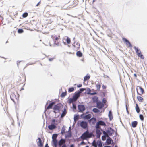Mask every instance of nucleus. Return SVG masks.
Returning <instances> with one entry per match:
<instances>
[{"instance_id": "f257e3e1", "label": "nucleus", "mask_w": 147, "mask_h": 147, "mask_svg": "<svg viewBox=\"0 0 147 147\" xmlns=\"http://www.w3.org/2000/svg\"><path fill=\"white\" fill-rule=\"evenodd\" d=\"M93 136V134L92 133H89L88 131H87L82 134L80 138L82 140H85L87 138H91Z\"/></svg>"}, {"instance_id": "f03ea898", "label": "nucleus", "mask_w": 147, "mask_h": 147, "mask_svg": "<svg viewBox=\"0 0 147 147\" xmlns=\"http://www.w3.org/2000/svg\"><path fill=\"white\" fill-rule=\"evenodd\" d=\"M134 49L135 50L138 56L142 59H144V57L143 55L141 54V52L140 50H139L137 47L135 46L134 47Z\"/></svg>"}, {"instance_id": "7ed1b4c3", "label": "nucleus", "mask_w": 147, "mask_h": 147, "mask_svg": "<svg viewBox=\"0 0 147 147\" xmlns=\"http://www.w3.org/2000/svg\"><path fill=\"white\" fill-rule=\"evenodd\" d=\"M61 107V105L59 104H57L54 106L53 108L54 110V112L56 113V112H59L60 111V108Z\"/></svg>"}, {"instance_id": "20e7f679", "label": "nucleus", "mask_w": 147, "mask_h": 147, "mask_svg": "<svg viewBox=\"0 0 147 147\" xmlns=\"http://www.w3.org/2000/svg\"><path fill=\"white\" fill-rule=\"evenodd\" d=\"M136 89L138 94L141 95L144 92L143 89L140 86H137Z\"/></svg>"}, {"instance_id": "39448f33", "label": "nucleus", "mask_w": 147, "mask_h": 147, "mask_svg": "<svg viewBox=\"0 0 147 147\" xmlns=\"http://www.w3.org/2000/svg\"><path fill=\"white\" fill-rule=\"evenodd\" d=\"M92 117L90 114H88L87 115H85V114L83 113L81 115L80 117L84 119H89Z\"/></svg>"}, {"instance_id": "423d86ee", "label": "nucleus", "mask_w": 147, "mask_h": 147, "mask_svg": "<svg viewBox=\"0 0 147 147\" xmlns=\"http://www.w3.org/2000/svg\"><path fill=\"white\" fill-rule=\"evenodd\" d=\"M88 124L87 122L82 121L80 122V126L84 129H86L87 127Z\"/></svg>"}, {"instance_id": "0eeeda50", "label": "nucleus", "mask_w": 147, "mask_h": 147, "mask_svg": "<svg viewBox=\"0 0 147 147\" xmlns=\"http://www.w3.org/2000/svg\"><path fill=\"white\" fill-rule=\"evenodd\" d=\"M78 108L80 112H82L86 109L85 107L83 105H79L78 106Z\"/></svg>"}, {"instance_id": "6e6552de", "label": "nucleus", "mask_w": 147, "mask_h": 147, "mask_svg": "<svg viewBox=\"0 0 147 147\" xmlns=\"http://www.w3.org/2000/svg\"><path fill=\"white\" fill-rule=\"evenodd\" d=\"M122 40L124 42H126V45L128 47H132L131 44L127 39L125 38H123Z\"/></svg>"}, {"instance_id": "1a4fd4ad", "label": "nucleus", "mask_w": 147, "mask_h": 147, "mask_svg": "<svg viewBox=\"0 0 147 147\" xmlns=\"http://www.w3.org/2000/svg\"><path fill=\"white\" fill-rule=\"evenodd\" d=\"M104 106V104L102 103L101 102H97V107L99 109H101Z\"/></svg>"}, {"instance_id": "9d476101", "label": "nucleus", "mask_w": 147, "mask_h": 147, "mask_svg": "<svg viewBox=\"0 0 147 147\" xmlns=\"http://www.w3.org/2000/svg\"><path fill=\"white\" fill-rule=\"evenodd\" d=\"M66 141L65 139H61L59 142H58V144L60 146V147L61 146L63 145V144H65V143Z\"/></svg>"}, {"instance_id": "9b49d317", "label": "nucleus", "mask_w": 147, "mask_h": 147, "mask_svg": "<svg viewBox=\"0 0 147 147\" xmlns=\"http://www.w3.org/2000/svg\"><path fill=\"white\" fill-rule=\"evenodd\" d=\"M109 135L111 136L113 134L114 130L113 129L111 128L110 127L107 131Z\"/></svg>"}, {"instance_id": "f8f14e48", "label": "nucleus", "mask_w": 147, "mask_h": 147, "mask_svg": "<svg viewBox=\"0 0 147 147\" xmlns=\"http://www.w3.org/2000/svg\"><path fill=\"white\" fill-rule=\"evenodd\" d=\"M49 129L50 130H52L56 127V126L53 124H51L48 126Z\"/></svg>"}, {"instance_id": "ddd939ff", "label": "nucleus", "mask_w": 147, "mask_h": 147, "mask_svg": "<svg viewBox=\"0 0 147 147\" xmlns=\"http://www.w3.org/2000/svg\"><path fill=\"white\" fill-rule=\"evenodd\" d=\"M38 141L37 143L38 145L40 147H43V143L42 142V140L40 138H38Z\"/></svg>"}, {"instance_id": "4468645a", "label": "nucleus", "mask_w": 147, "mask_h": 147, "mask_svg": "<svg viewBox=\"0 0 147 147\" xmlns=\"http://www.w3.org/2000/svg\"><path fill=\"white\" fill-rule=\"evenodd\" d=\"M96 134L97 138H100L101 134V133L99 129H96Z\"/></svg>"}, {"instance_id": "2eb2a0df", "label": "nucleus", "mask_w": 147, "mask_h": 147, "mask_svg": "<svg viewBox=\"0 0 147 147\" xmlns=\"http://www.w3.org/2000/svg\"><path fill=\"white\" fill-rule=\"evenodd\" d=\"M80 94L78 92L76 93L73 96V98L76 100H77L80 96Z\"/></svg>"}, {"instance_id": "dca6fc26", "label": "nucleus", "mask_w": 147, "mask_h": 147, "mask_svg": "<svg viewBox=\"0 0 147 147\" xmlns=\"http://www.w3.org/2000/svg\"><path fill=\"white\" fill-rule=\"evenodd\" d=\"M89 121L91 122H92V124H94L96 121V119L94 117L92 118L89 120Z\"/></svg>"}, {"instance_id": "f3484780", "label": "nucleus", "mask_w": 147, "mask_h": 147, "mask_svg": "<svg viewBox=\"0 0 147 147\" xmlns=\"http://www.w3.org/2000/svg\"><path fill=\"white\" fill-rule=\"evenodd\" d=\"M53 145H54V147H57L58 144V142L57 140H52Z\"/></svg>"}, {"instance_id": "a211bd4d", "label": "nucleus", "mask_w": 147, "mask_h": 147, "mask_svg": "<svg viewBox=\"0 0 147 147\" xmlns=\"http://www.w3.org/2000/svg\"><path fill=\"white\" fill-rule=\"evenodd\" d=\"M67 113V111L66 109L65 108H64V110L63 111L61 115V117H63Z\"/></svg>"}, {"instance_id": "6ab92c4d", "label": "nucleus", "mask_w": 147, "mask_h": 147, "mask_svg": "<svg viewBox=\"0 0 147 147\" xmlns=\"http://www.w3.org/2000/svg\"><path fill=\"white\" fill-rule=\"evenodd\" d=\"M54 104L55 103L54 102H52L49 104V105L47 106V107L46 108V110L48 109L51 108Z\"/></svg>"}, {"instance_id": "aec40b11", "label": "nucleus", "mask_w": 147, "mask_h": 147, "mask_svg": "<svg viewBox=\"0 0 147 147\" xmlns=\"http://www.w3.org/2000/svg\"><path fill=\"white\" fill-rule=\"evenodd\" d=\"M112 141V139L110 138H109L107 139L106 141V143L107 144L109 145L111 144Z\"/></svg>"}, {"instance_id": "412c9836", "label": "nucleus", "mask_w": 147, "mask_h": 147, "mask_svg": "<svg viewBox=\"0 0 147 147\" xmlns=\"http://www.w3.org/2000/svg\"><path fill=\"white\" fill-rule=\"evenodd\" d=\"M138 122L137 121H133L132 123V126L133 128H135L136 127L137 125Z\"/></svg>"}, {"instance_id": "4be33fe9", "label": "nucleus", "mask_w": 147, "mask_h": 147, "mask_svg": "<svg viewBox=\"0 0 147 147\" xmlns=\"http://www.w3.org/2000/svg\"><path fill=\"white\" fill-rule=\"evenodd\" d=\"M97 123L100 125L104 126H105L106 125L105 122L102 121H99L98 122H97Z\"/></svg>"}, {"instance_id": "5701e85b", "label": "nucleus", "mask_w": 147, "mask_h": 147, "mask_svg": "<svg viewBox=\"0 0 147 147\" xmlns=\"http://www.w3.org/2000/svg\"><path fill=\"white\" fill-rule=\"evenodd\" d=\"M75 42L74 43V47H76L77 49H78L80 48V44L78 43V42H77L76 44H75Z\"/></svg>"}, {"instance_id": "b1692460", "label": "nucleus", "mask_w": 147, "mask_h": 147, "mask_svg": "<svg viewBox=\"0 0 147 147\" xmlns=\"http://www.w3.org/2000/svg\"><path fill=\"white\" fill-rule=\"evenodd\" d=\"M79 118V116L78 115H75L74 117V121L76 122L78 120Z\"/></svg>"}, {"instance_id": "393cba45", "label": "nucleus", "mask_w": 147, "mask_h": 147, "mask_svg": "<svg viewBox=\"0 0 147 147\" xmlns=\"http://www.w3.org/2000/svg\"><path fill=\"white\" fill-rule=\"evenodd\" d=\"M58 134H54L52 136V140H57V137Z\"/></svg>"}, {"instance_id": "a878e982", "label": "nucleus", "mask_w": 147, "mask_h": 147, "mask_svg": "<svg viewBox=\"0 0 147 147\" xmlns=\"http://www.w3.org/2000/svg\"><path fill=\"white\" fill-rule=\"evenodd\" d=\"M108 116L110 119V120H111L113 119V117L112 116V112L110 111H109V112Z\"/></svg>"}, {"instance_id": "bb28decb", "label": "nucleus", "mask_w": 147, "mask_h": 147, "mask_svg": "<svg viewBox=\"0 0 147 147\" xmlns=\"http://www.w3.org/2000/svg\"><path fill=\"white\" fill-rule=\"evenodd\" d=\"M137 98L140 102H142L143 101V98L139 96H137Z\"/></svg>"}, {"instance_id": "cd10ccee", "label": "nucleus", "mask_w": 147, "mask_h": 147, "mask_svg": "<svg viewBox=\"0 0 147 147\" xmlns=\"http://www.w3.org/2000/svg\"><path fill=\"white\" fill-rule=\"evenodd\" d=\"M76 55L78 56L81 57L82 56V54L80 51H78L76 53Z\"/></svg>"}, {"instance_id": "c85d7f7f", "label": "nucleus", "mask_w": 147, "mask_h": 147, "mask_svg": "<svg viewBox=\"0 0 147 147\" xmlns=\"http://www.w3.org/2000/svg\"><path fill=\"white\" fill-rule=\"evenodd\" d=\"M136 110L137 113H139L140 112V110L139 108L138 105L137 104H136Z\"/></svg>"}, {"instance_id": "c756f323", "label": "nucleus", "mask_w": 147, "mask_h": 147, "mask_svg": "<svg viewBox=\"0 0 147 147\" xmlns=\"http://www.w3.org/2000/svg\"><path fill=\"white\" fill-rule=\"evenodd\" d=\"M103 133L104 134V136H105V137H109V135L107 131L105 132V131H103Z\"/></svg>"}, {"instance_id": "7c9ffc66", "label": "nucleus", "mask_w": 147, "mask_h": 147, "mask_svg": "<svg viewBox=\"0 0 147 147\" xmlns=\"http://www.w3.org/2000/svg\"><path fill=\"white\" fill-rule=\"evenodd\" d=\"M90 77V76L88 75H86L84 77V81H86L87 80L89 79Z\"/></svg>"}, {"instance_id": "2f4dec72", "label": "nucleus", "mask_w": 147, "mask_h": 147, "mask_svg": "<svg viewBox=\"0 0 147 147\" xmlns=\"http://www.w3.org/2000/svg\"><path fill=\"white\" fill-rule=\"evenodd\" d=\"M97 142L95 141V140H94L92 142V145L94 147H97Z\"/></svg>"}, {"instance_id": "473e14b6", "label": "nucleus", "mask_w": 147, "mask_h": 147, "mask_svg": "<svg viewBox=\"0 0 147 147\" xmlns=\"http://www.w3.org/2000/svg\"><path fill=\"white\" fill-rule=\"evenodd\" d=\"M92 111L95 113H96L99 112L100 111L96 108H94L93 109Z\"/></svg>"}, {"instance_id": "72a5a7b5", "label": "nucleus", "mask_w": 147, "mask_h": 147, "mask_svg": "<svg viewBox=\"0 0 147 147\" xmlns=\"http://www.w3.org/2000/svg\"><path fill=\"white\" fill-rule=\"evenodd\" d=\"M76 101V100L73 98H71L69 100V103L70 104Z\"/></svg>"}, {"instance_id": "f704fd0d", "label": "nucleus", "mask_w": 147, "mask_h": 147, "mask_svg": "<svg viewBox=\"0 0 147 147\" xmlns=\"http://www.w3.org/2000/svg\"><path fill=\"white\" fill-rule=\"evenodd\" d=\"M93 100L94 102H97L98 101V98L96 96H94L93 98Z\"/></svg>"}, {"instance_id": "c9c22d12", "label": "nucleus", "mask_w": 147, "mask_h": 147, "mask_svg": "<svg viewBox=\"0 0 147 147\" xmlns=\"http://www.w3.org/2000/svg\"><path fill=\"white\" fill-rule=\"evenodd\" d=\"M97 145L98 147H101L102 146V143L101 141H99L97 142Z\"/></svg>"}, {"instance_id": "e433bc0d", "label": "nucleus", "mask_w": 147, "mask_h": 147, "mask_svg": "<svg viewBox=\"0 0 147 147\" xmlns=\"http://www.w3.org/2000/svg\"><path fill=\"white\" fill-rule=\"evenodd\" d=\"M71 132H69L68 134L65 136V137L70 138L71 137Z\"/></svg>"}, {"instance_id": "4c0bfd02", "label": "nucleus", "mask_w": 147, "mask_h": 147, "mask_svg": "<svg viewBox=\"0 0 147 147\" xmlns=\"http://www.w3.org/2000/svg\"><path fill=\"white\" fill-rule=\"evenodd\" d=\"M85 89L84 88H82L80 89V91L78 92L80 94L83 92Z\"/></svg>"}, {"instance_id": "58836bf2", "label": "nucleus", "mask_w": 147, "mask_h": 147, "mask_svg": "<svg viewBox=\"0 0 147 147\" xmlns=\"http://www.w3.org/2000/svg\"><path fill=\"white\" fill-rule=\"evenodd\" d=\"M66 94L67 93L66 92H62L61 95V96L62 97H64L66 96Z\"/></svg>"}, {"instance_id": "ea45409f", "label": "nucleus", "mask_w": 147, "mask_h": 147, "mask_svg": "<svg viewBox=\"0 0 147 147\" xmlns=\"http://www.w3.org/2000/svg\"><path fill=\"white\" fill-rule=\"evenodd\" d=\"M65 128L64 127V126H63L62 128L61 131V133L62 134H64L65 133Z\"/></svg>"}, {"instance_id": "a19ab883", "label": "nucleus", "mask_w": 147, "mask_h": 147, "mask_svg": "<svg viewBox=\"0 0 147 147\" xmlns=\"http://www.w3.org/2000/svg\"><path fill=\"white\" fill-rule=\"evenodd\" d=\"M66 41L67 43L68 44H69L71 42L70 39L68 37H67V38L66 39Z\"/></svg>"}, {"instance_id": "79ce46f5", "label": "nucleus", "mask_w": 147, "mask_h": 147, "mask_svg": "<svg viewBox=\"0 0 147 147\" xmlns=\"http://www.w3.org/2000/svg\"><path fill=\"white\" fill-rule=\"evenodd\" d=\"M74 90V88L73 87H71L69 88L68 89V92H73Z\"/></svg>"}, {"instance_id": "37998d69", "label": "nucleus", "mask_w": 147, "mask_h": 147, "mask_svg": "<svg viewBox=\"0 0 147 147\" xmlns=\"http://www.w3.org/2000/svg\"><path fill=\"white\" fill-rule=\"evenodd\" d=\"M96 87L97 90H100V89L101 87V85L100 84H97L96 85Z\"/></svg>"}, {"instance_id": "c03bdc74", "label": "nucleus", "mask_w": 147, "mask_h": 147, "mask_svg": "<svg viewBox=\"0 0 147 147\" xmlns=\"http://www.w3.org/2000/svg\"><path fill=\"white\" fill-rule=\"evenodd\" d=\"M18 32L19 33H22L23 32V30L22 29H19L18 30Z\"/></svg>"}, {"instance_id": "a18cd8bd", "label": "nucleus", "mask_w": 147, "mask_h": 147, "mask_svg": "<svg viewBox=\"0 0 147 147\" xmlns=\"http://www.w3.org/2000/svg\"><path fill=\"white\" fill-rule=\"evenodd\" d=\"M28 15V14L27 13H24L22 15V16L24 18L26 17Z\"/></svg>"}, {"instance_id": "49530a36", "label": "nucleus", "mask_w": 147, "mask_h": 147, "mask_svg": "<svg viewBox=\"0 0 147 147\" xmlns=\"http://www.w3.org/2000/svg\"><path fill=\"white\" fill-rule=\"evenodd\" d=\"M100 125L97 122L96 126V129H98L100 127Z\"/></svg>"}, {"instance_id": "de8ad7c7", "label": "nucleus", "mask_w": 147, "mask_h": 147, "mask_svg": "<svg viewBox=\"0 0 147 147\" xmlns=\"http://www.w3.org/2000/svg\"><path fill=\"white\" fill-rule=\"evenodd\" d=\"M139 117L140 119L142 120L143 121L144 120V117L142 115L140 114L139 115Z\"/></svg>"}, {"instance_id": "09e8293b", "label": "nucleus", "mask_w": 147, "mask_h": 147, "mask_svg": "<svg viewBox=\"0 0 147 147\" xmlns=\"http://www.w3.org/2000/svg\"><path fill=\"white\" fill-rule=\"evenodd\" d=\"M87 91L88 92V93H87V94H91V90H90V89L89 88H88L87 90Z\"/></svg>"}, {"instance_id": "8fccbe9b", "label": "nucleus", "mask_w": 147, "mask_h": 147, "mask_svg": "<svg viewBox=\"0 0 147 147\" xmlns=\"http://www.w3.org/2000/svg\"><path fill=\"white\" fill-rule=\"evenodd\" d=\"M106 137H105V136H103L102 137V140L104 141L106 140Z\"/></svg>"}, {"instance_id": "3c124183", "label": "nucleus", "mask_w": 147, "mask_h": 147, "mask_svg": "<svg viewBox=\"0 0 147 147\" xmlns=\"http://www.w3.org/2000/svg\"><path fill=\"white\" fill-rule=\"evenodd\" d=\"M106 102V101L105 99L103 98L102 99V103L104 104V105L105 104Z\"/></svg>"}, {"instance_id": "603ef678", "label": "nucleus", "mask_w": 147, "mask_h": 147, "mask_svg": "<svg viewBox=\"0 0 147 147\" xmlns=\"http://www.w3.org/2000/svg\"><path fill=\"white\" fill-rule=\"evenodd\" d=\"M60 38V36H56L55 38V40H58Z\"/></svg>"}, {"instance_id": "864d4df0", "label": "nucleus", "mask_w": 147, "mask_h": 147, "mask_svg": "<svg viewBox=\"0 0 147 147\" xmlns=\"http://www.w3.org/2000/svg\"><path fill=\"white\" fill-rule=\"evenodd\" d=\"M76 105H75L74 104H73V109H76Z\"/></svg>"}, {"instance_id": "5fc2aeb1", "label": "nucleus", "mask_w": 147, "mask_h": 147, "mask_svg": "<svg viewBox=\"0 0 147 147\" xmlns=\"http://www.w3.org/2000/svg\"><path fill=\"white\" fill-rule=\"evenodd\" d=\"M54 43L56 45L58 46H59V45L58 42H56V41H55Z\"/></svg>"}, {"instance_id": "6e6d98bb", "label": "nucleus", "mask_w": 147, "mask_h": 147, "mask_svg": "<svg viewBox=\"0 0 147 147\" xmlns=\"http://www.w3.org/2000/svg\"><path fill=\"white\" fill-rule=\"evenodd\" d=\"M97 94V93L96 92H93V93H91V94H90V95H94Z\"/></svg>"}, {"instance_id": "4d7b16f0", "label": "nucleus", "mask_w": 147, "mask_h": 147, "mask_svg": "<svg viewBox=\"0 0 147 147\" xmlns=\"http://www.w3.org/2000/svg\"><path fill=\"white\" fill-rule=\"evenodd\" d=\"M85 144V142H84L83 141H82V142L80 143L81 145H84V144Z\"/></svg>"}, {"instance_id": "13d9d810", "label": "nucleus", "mask_w": 147, "mask_h": 147, "mask_svg": "<svg viewBox=\"0 0 147 147\" xmlns=\"http://www.w3.org/2000/svg\"><path fill=\"white\" fill-rule=\"evenodd\" d=\"M82 86V85L81 84H79L78 85H77V87H78V88Z\"/></svg>"}, {"instance_id": "bf43d9fd", "label": "nucleus", "mask_w": 147, "mask_h": 147, "mask_svg": "<svg viewBox=\"0 0 147 147\" xmlns=\"http://www.w3.org/2000/svg\"><path fill=\"white\" fill-rule=\"evenodd\" d=\"M102 87L103 89H105L106 88V86L103 85L102 86Z\"/></svg>"}, {"instance_id": "052dcab7", "label": "nucleus", "mask_w": 147, "mask_h": 147, "mask_svg": "<svg viewBox=\"0 0 147 147\" xmlns=\"http://www.w3.org/2000/svg\"><path fill=\"white\" fill-rule=\"evenodd\" d=\"M41 3V2L39 1L36 5V6H38L39 5H40Z\"/></svg>"}, {"instance_id": "680f3d73", "label": "nucleus", "mask_w": 147, "mask_h": 147, "mask_svg": "<svg viewBox=\"0 0 147 147\" xmlns=\"http://www.w3.org/2000/svg\"><path fill=\"white\" fill-rule=\"evenodd\" d=\"M126 109L127 111V113H129V111H128V110L127 107V105H126Z\"/></svg>"}, {"instance_id": "e2e57ef3", "label": "nucleus", "mask_w": 147, "mask_h": 147, "mask_svg": "<svg viewBox=\"0 0 147 147\" xmlns=\"http://www.w3.org/2000/svg\"><path fill=\"white\" fill-rule=\"evenodd\" d=\"M61 147H67V146H66V145L65 144H63L62 146Z\"/></svg>"}, {"instance_id": "0e129e2a", "label": "nucleus", "mask_w": 147, "mask_h": 147, "mask_svg": "<svg viewBox=\"0 0 147 147\" xmlns=\"http://www.w3.org/2000/svg\"><path fill=\"white\" fill-rule=\"evenodd\" d=\"M53 58H49V61H51L53 60Z\"/></svg>"}, {"instance_id": "69168bd1", "label": "nucleus", "mask_w": 147, "mask_h": 147, "mask_svg": "<svg viewBox=\"0 0 147 147\" xmlns=\"http://www.w3.org/2000/svg\"><path fill=\"white\" fill-rule=\"evenodd\" d=\"M70 147H74V144H72L70 145Z\"/></svg>"}, {"instance_id": "338daca9", "label": "nucleus", "mask_w": 147, "mask_h": 147, "mask_svg": "<svg viewBox=\"0 0 147 147\" xmlns=\"http://www.w3.org/2000/svg\"><path fill=\"white\" fill-rule=\"evenodd\" d=\"M45 147H49L48 144H46L45 145Z\"/></svg>"}, {"instance_id": "774afa93", "label": "nucleus", "mask_w": 147, "mask_h": 147, "mask_svg": "<svg viewBox=\"0 0 147 147\" xmlns=\"http://www.w3.org/2000/svg\"><path fill=\"white\" fill-rule=\"evenodd\" d=\"M104 147H111L110 146H105Z\"/></svg>"}]
</instances>
